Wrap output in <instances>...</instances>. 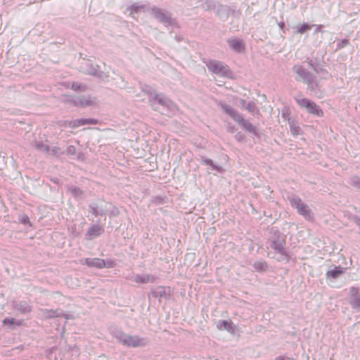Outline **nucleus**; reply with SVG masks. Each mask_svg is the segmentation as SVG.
Wrapping results in <instances>:
<instances>
[{
  "label": "nucleus",
  "instance_id": "nucleus-22",
  "mask_svg": "<svg viewBox=\"0 0 360 360\" xmlns=\"http://www.w3.org/2000/svg\"><path fill=\"white\" fill-rule=\"evenodd\" d=\"M68 191L75 199L82 198L83 191L80 188L71 185L68 186Z\"/></svg>",
  "mask_w": 360,
  "mask_h": 360
},
{
  "label": "nucleus",
  "instance_id": "nucleus-29",
  "mask_svg": "<svg viewBox=\"0 0 360 360\" xmlns=\"http://www.w3.org/2000/svg\"><path fill=\"white\" fill-rule=\"evenodd\" d=\"M18 220L20 221V223L22 224H29L30 226H32V224H30V219L28 217V216L25 214H21L19 215L18 217Z\"/></svg>",
  "mask_w": 360,
  "mask_h": 360
},
{
  "label": "nucleus",
  "instance_id": "nucleus-39",
  "mask_svg": "<svg viewBox=\"0 0 360 360\" xmlns=\"http://www.w3.org/2000/svg\"><path fill=\"white\" fill-rule=\"evenodd\" d=\"M255 105L253 102H249L246 106V109L250 112H254Z\"/></svg>",
  "mask_w": 360,
  "mask_h": 360
},
{
  "label": "nucleus",
  "instance_id": "nucleus-15",
  "mask_svg": "<svg viewBox=\"0 0 360 360\" xmlns=\"http://www.w3.org/2000/svg\"><path fill=\"white\" fill-rule=\"evenodd\" d=\"M75 106L84 108L92 104V101L89 96H80L72 100Z\"/></svg>",
  "mask_w": 360,
  "mask_h": 360
},
{
  "label": "nucleus",
  "instance_id": "nucleus-46",
  "mask_svg": "<svg viewBox=\"0 0 360 360\" xmlns=\"http://www.w3.org/2000/svg\"><path fill=\"white\" fill-rule=\"evenodd\" d=\"M61 316H64L65 318V319H70V315L64 314L63 313V315Z\"/></svg>",
  "mask_w": 360,
  "mask_h": 360
},
{
  "label": "nucleus",
  "instance_id": "nucleus-2",
  "mask_svg": "<svg viewBox=\"0 0 360 360\" xmlns=\"http://www.w3.org/2000/svg\"><path fill=\"white\" fill-rule=\"evenodd\" d=\"M150 101L153 102L154 109L159 110L162 114L169 116L177 110L176 105L162 94H155Z\"/></svg>",
  "mask_w": 360,
  "mask_h": 360
},
{
  "label": "nucleus",
  "instance_id": "nucleus-34",
  "mask_svg": "<svg viewBox=\"0 0 360 360\" xmlns=\"http://www.w3.org/2000/svg\"><path fill=\"white\" fill-rule=\"evenodd\" d=\"M3 323L4 324L6 325V324H9L10 325V328L11 329H13V327L12 326L15 323V319L13 318H8V317H6L5 318L4 320H3Z\"/></svg>",
  "mask_w": 360,
  "mask_h": 360
},
{
  "label": "nucleus",
  "instance_id": "nucleus-42",
  "mask_svg": "<svg viewBox=\"0 0 360 360\" xmlns=\"http://www.w3.org/2000/svg\"><path fill=\"white\" fill-rule=\"evenodd\" d=\"M350 292H352V295L353 296H357L358 294H359V291H358V289L354 288V287H352L350 288Z\"/></svg>",
  "mask_w": 360,
  "mask_h": 360
},
{
  "label": "nucleus",
  "instance_id": "nucleus-37",
  "mask_svg": "<svg viewBox=\"0 0 360 360\" xmlns=\"http://www.w3.org/2000/svg\"><path fill=\"white\" fill-rule=\"evenodd\" d=\"M66 152L68 155H75L76 153V149L75 146H68L66 149Z\"/></svg>",
  "mask_w": 360,
  "mask_h": 360
},
{
  "label": "nucleus",
  "instance_id": "nucleus-33",
  "mask_svg": "<svg viewBox=\"0 0 360 360\" xmlns=\"http://www.w3.org/2000/svg\"><path fill=\"white\" fill-rule=\"evenodd\" d=\"M68 126L72 129H75L79 127V124L77 123V120H71V121H65V127Z\"/></svg>",
  "mask_w": 360,
  "mask_h": 360
},
{
  "label": "nucleus",
  "instance_id": "nucleus-20",
  "mask_svg": "<svg viewBox=\"0 0 360 360\" xmlns=\"http://www.w3.org/2000/svg\"><path fill=\"white\" fill-rule=\"evenodd\" d=\"M217 327L219 330H227L229 333H234V327L231 321L226 320H219L217 323Z\"/></svg>",
  "mask_w": 360,
  "mask_h": 360
},
{
  "label": "nucleus",
  "instance_id": "nucleus-48",
  "mask_svg": "<svg viewBox=\"0 0 360 360\" xmlns=\"http://www.w3.org/2000/svg\"><path fill=\"white\" fill-rule=\"evenodd\" d=\"M22 323V321H18L16 322L17 326H20Z\"/></svg>",
  "mask_w": 360,
  "mask_h": 360
},
{
  "label": "nucleus",
  "instance_id": "nucleus-43",
  "mask_svg": "<svg viewBox=\"0 0 360 360\" xmlns=\"http://www.w3.org/2000/svg\"><path fill=\"white\" fill-rule=\"evenodd\" d=\"M227 130L228 131L233 133L235 131V127L231 125V124H229L227 127Z\"/></svg>",
  "mask_w": 360,
  "mask_h": 360
},
{
  "label": "nucleus",
  "instance_id": "nucleus-11",
  "mask_svg": "<svg viewBox=\"0 0 360 360\" xmlns=\"http://www.w3.org/2000/svg\"><path fill=\"white\" fill-rule=\"evenodd\" d=\"M219 105L226 114L229 115L236 122L243 116L238 110L224 102H219Z\"/></svg>",
  "mask_w": 360,
  "mask_h": 360
},
{
  "label": "nucleus",
  "instance_id": "nucleus-12",
  "mask_svg": "<svg viewBox=\"0 0 360 360\" xmlns=\"http://www.w3.org/2000/svg\"><path fill=\"white\" fill-rule=\"evenodd\" d=\"M13 307L22 315H26L32 311V307L25 300L14 301L13 302Z\"/></svg>",
  "mask_w": 360,
  "mask_h": 360
},
{
  "label": "nucleus",
  "instance_id": "nucleus-16",
  "mask_svg": "<svg viewBox=\"0 0 360 360\" xmlns=\"http://www.w3.org/2000/svg\"><path fill=\"white\" fill-rule=\"evenodd\" d=\"M83 264L99 269L105 268V260L100 258H86Z\"/></svg>",
  "mask_w": 360,
  "mask_h": 360
},
{
  "label": "nucleus",
  "instance_id": "nucleus-13",
  "mask_svg": "<svg viewBox=\"0 0 360 360\" xmlns=\"http://www.w3.org/2000/svg\"><path fill=\"white\" fill-rule=\"evenodd\" d=\"M200 162L202 165H207L210 167L208 169H210L211 171H215L217 173H222L224 172V169L222 167L215 164L212 160L207 158L204 156L200 157Z\"/></svg>",
  "mask_w": 360,
  "mask_h": 360
},
{
  "label": "nucleus",
  "instance_id": "nucleus-38",
  "mask_svg": "<svg viewBox=\"0 0 360 360\" xmlns=\"http://www.w3.org/2000/svg\"><path fill=\"white\" fill-rule=\"evenodd\" d=\"M105 267L106 268H112L115 266V262L112 259L105 261Z\"/></svg>",
  "mask_w": 360,
  "mask_h": 360
},
{
  "label": "nucleus",
  "instance_id": "nucleus-7",
  "mask_svg": "<svg viewBox=\"0 0 360 360\" xmlns=\"http://www.w3.org/2000/svg\"><path fill=\"white\" fill-rule=\"evenodd\" d=\"M80 70L84 74L96 77L101 80H107L109 77L108 75L98 70V65H94L90 60H85L82 63Z\"/></svg>",
  "mask_w": 360,
  "mask_h": 360
},
{
  "label": "nucleus",
  "instance_id": "nucleus-6",
  "mask_svg": "<svg viewBox=\"0 0 360 360\" xmlns=\"http://www.w3.org/2000/svg\"><path fill=\"white\" fill-rule=\"evenodd\" d=\"M208 70L219 77H229L231 71L227 65L217 60H209L206 63Z\"/></svg>",
  "mask_w": 360,
  "mask_h": 360
},
{
  "label": "nucleus",
  "instance_id": "nucleus-1",
  "mask_svg": "<svg viewBox=\"0 0 360 360\" xmlns=\"http://www.w3.org/2000/svg\"><path fill=\"white\" fill-rule=\"evenodd\" d=\"M111 334L119 343L128 347H138L146 345L144 338L137 335H129L119 328L112 329Z\"/></svg>",
  "mask_w": 360,
  "mask_h": 360
},
{
  "label": "nucleus",
  "instance_id": "nucleus-45",
  "mask_svg": "<svg viewBox=\"0 0 360 360\" xmlns=\"http://www.w3.org/2000/svg\"><path fill=\"white\" fill-rule=\"evenodd\" d=\"M174 38L177 41H180L183 39L182 37L176 34L175 35Z\"/></svg>",
  "mask_w": 360,
  "mask_h": 360
},
{
  "label": "nucleus",
  "instance_id": "nucleus-32",
  "mask_svg": "<svg viewBox=\"0 0 360 360\" xmlns=\"http://www.w3.org/2000/svg\"><path fill=\"white\" fill-rule=\"evenodd\" d=\"M352 186L355 188H360V176H354L352 178Z\"/></svg>",
  "mask_w": 360,
  "mask_h": 360
},
{
  "label": "nucleus",
  "instance_id": "nucleus-26",
  "mask_svg": "<svg viewBox=\"0 0 360 360\" xmlns=\"http://www.w3.org/2000/svg\"><path fill=\"white\" fill-rule=\"evenodd\" d=\"M72 89L74 91H86L87 89V86L85 84L79 82H73L72 84Z\"/></svg>",
  "mask_w": 360,
  "mask_h": 360
},
{
  "label": "nucleus",
  "instance_id": "nucleus-47",
  "mask_svg": "<svg viewBox=\"0 0 360 360\" xmlns=\"http://www.w3.org/2000/svg\"><path fill=\"white\" fill-rule=\"evenodd\" d=\"M221 10H223V11H224L226 13H227L228 9H227V8H226V7L221 6Z\"/></svg>",
  "mask_w": 360,
  "mask_h": 360
},
{
  "label": "nucleus",
  "instance_id": "nucleus-8",
  "mask_svg": "<svg viewBox=\"0 0 360 360\" xmlns=\"http://www.w3.org/2000/svg\"><path fill=\"white\" fill-rule=\"evenodd\" d=\"M291 205L296 208L298 213L308 221L314 220V213L309 207L299 198H293Z\"/></svg>",
  "mask_w": 360,
  "mask_h": 360
},
{
  "label": "nucleus",
  "instance_id": "nucleus-14",
  "mask_svg": "<svg viewBox=\"0 0 360 360\" xmlns=\"http://www.w3.org/2000/svg\"><path fill=\"white\" fill-rule=\"evenodd\" d=\"M39 315L45 319H49L55 317H60L63 315V312L60 309L53 310L41 309L39 311Z\"/></svg>",
  "mask_w": 360,
  "mask_h": 360
},
{
  "label": "nucleus",
  "instance_id": "nucleus-21",
  "mask_svg": "<svg viewBox=\"0 0 360 360\" xmlns=\"http://www.w3.org/2000/svg\"><path fill=\"white\" fill-rule=\"evenodd\" d=\"M243 129L248 132L256 134V128L248 120H245L242 116L238 122Z\"/></svg>",
  "mask_w": 360,
  "mask_h": 360
},
{
  "label": "nucleus",
  "instance_id": "nucleus-9",
  "mask_svg": "<svg viewBox=\"0 0 360 360\" xmlns=\"http://www.w3.org/2000/svg\"><path fill=\"white\" fill-rule=\"evenodd\" d=\"M104 231V227L100 224V219H98L96 223L91 224L88 228L85 233V238L89 240H91L103 234Z\"/></svg>",
  "mask_w": 360,
  "mask_h": 360
},
{
  "label": "nucleus",
  "instance_id": "nucleus-49",
  "mask_svg": "<svg viewBox=\"0 0 360 360\" xmlns=\"http://www.w3.org/2000/svg\"><path fill=\"white\" fill-rule=\"evenodd\" d=\"M358 225L360 226V220L358 222Z\"/></svg>",
  "mask_w": 360,
  "mask_h": 360
},
{
  "label": "nucleus",
  "instance_id": "nucleus-44",
  "mask_svg": "<svg viewBox=\"0 0 360 360\" xmlns=\"http://www.w3.org/2000/svg\"><path fill=\"white\" fill-rule=\"evenodd\" d=\"M276 360H291V359L287 356H279L276 358Z\"/></svg>",
  "mask_w": 360,
  "mask_h": 360
},
{
  "label": "nucleus",
  "instance_id": "nucleus-40",
  "mask_svg": "<svg viewBox=\"0 0 360 360\" xmlns=\"http://www.w3.org/2000/svg\"><path fill=\"white\" fill-rule=\"evenodd\" d=\"M118 214H119V210L116 207H113L112 209L110 211L109 215L110 217H112L117 216Z\"/></svg>",
  "mask_w": 360,
  "mask_h": 360
},
{
  "label": "nucleus",
  "instance_id": "nucleus-31",
  "mask_svg": "<svg viewBox=\"0 0 360 360\" xmlns=\"http://www.w3.org/2000/svg\"><path fill=\"white\" fill-rule=\"evenodd\" d=\"M254 266L258 271H264L267 267V264L266 262H257L255 263Z\"/></svg>",
  "mask_w": 360,
  "mask_h": 360
},
{
  "label": "nucleus",
  "instance_id": "nucleus-28",
  "mask_svg": "<svg viewBox=\"0 0 360 360\" xmlns=\"http://www.w3.org/2000/svg\"><path fill=\"white\" fill-rule=\"evenodd\" d=\"M290 131L294 136H297L300 134L301 128L296 123H292L290 124Z\"/></svg>",
  "mask_w": 360,
  "mask_h": 360
},
{
  "label": "nucleus",
  "instance_id": "nucleus-25",
  "mask_svg": "<svg viewBox=\"0 0 360 360\" xmlns=\"http://www.w3.org/2000/svg\"><path fill=\"white\" fill-rule=\"evenodd\" d=\"M77 123L79 127L85 124H96L98 120L92 118H81L77 119Z\"/></svg>",
  "mask_w": 360,
  "mask_h": 360
},
{
  "label": "nucleus",
  "instance_id": "nucleus-35",
  "mask_svg": "<svg viewBox=\"0 0 360 360\" xmlns=\"http://www.w3.org/2000/svg\"><path fill=\"white\" fill-rule=\"evenodd\" d=\"M351 305L353 308L360 310V297L356 298L354 300L351 302Z\"/></svg>",
  "mask_w": 360,
  "mask_h": 360
},
{
  "label": "nucleus",
  "instance_id": "nucleus-10",
  "mask_svg": "<svg viewBox=\"0 0 360 360\" xmlns=\"http://www.w3.org/2000/svg\"><path fill=\"white\" fill-rule=\"evenodd\" d=\"M295 72L298 75L300 79H302L307 84H312L314 82V77L307 70L300 65L294 67Z\"/></svg>",
  "mask_w": 360,
  "mask_h": 360
},
{
  "label": "nucleus",
  "instance_id": "nucleus-5",
  "mask_svg": "<svg viewBox=\"0 0 360 360\" xmlns=\"http://www.w3.org/2000/svg\"><path fill=\"white\" fill-rule=\"evenodd\" d=\"M295 101L301 108L305 109L309 114L319 117L324 115L323 110L314 101L304 98L302 95H297L295 97Z\"/></svg>",
  "mask_w": 360,
  "mask_h": 360
},
{
  "label": "nucleus",
  "instance_id": "nucleus-3",
  "mask_svg": "<svg viewBox=\"0 0 360 360\" xmlns=\"http://www.w3.org/2000/svg\"><path fill=\"white\" fill-rule=\"evenodd\" d=\"M151 14L155 20L166 27H179L176 19L172 18V13L165 9L154 6L151 8Z\"/></svg>",
  "mask_w": 360,
  "mask_h": 360
},
{
  "label": "nucleus",
  "instance_id": "nucleus-19",
  "mask_svg": "<svg viewBox=\"0 0 360 360\" xmlns=\"http://www.w3.org/2000/svg\"><path fill=\"white\" fill-rule=\"evenodd\" d=\"M150 295L155 297V298H159L160 300L162 298L167 299L168 294L166 292V288L163 286H158L155 288H153Z\"/></svg>",
  "mask_w": 360,
  "mask_h": 360
},
{
  "label": "nucleus",
  "instance_id": "nucleus-4",
  "mask_svg": "<svg viewBox=\"0 0 360 360\" xmlns=\"http://www.w3.org/2000/svg\"><path fill=\"white\" fill-rule=\"evenodd\" d=\"M110 206V203L101 200L91 202L88 205V211L93 217L91 218L89 215V219L94 221V218L105 216Z\"/></svg>",
  "mask_w": 360,
  "mask_h": 360
},
{
  "label": "nucleus",
  "instance_id": "nucleus-24",
  "mask_svg": "<svg viewBox=\"0 0 360 360\" xmlns=\"http://www.w3.org/2000/svg\"><path fill=\"white\" fill-rule=\"evenodd\" d=\"M344 268L340 266H335L333 269L327 271V277H331L333 278H337L344 273Z\"/></svg>",
  "mask_w": 360,
  "mask_h": 360
},
{
  "label": "nucleus",
  "instance_id": "nucleus-41",
  "mask_svg": "<svg viewBox=\"0 0 360 360\" xmlns=\"http://www.w3.org/2000/svg\"><path fill=\"white\" fill-rule=\"evenodd\" d=\"M235 138L238 141H243L245 139V136L241 132H238L236 134Z\"/></svg>",
  "mask_w": 360,
  "mask_h": 360
},
{
  "label": "nucleus",
  "instance_id": "nucleus-36",
  "mask_svg": "<svg viewBox=\"0 0 360 360\" xmlns=\"http://www.w3.org/2000/svg\"><path fill=\"white\" fill-rule=\"evenodd\" d=\"M140 8H143V6H139L136 4H134L133 5H131L130 7L131 14L137 13Z\"/></svg>",
  "mask_w": 360,
  "mask_h": 360
},
{
  "label": "nucleus",
  "instance_id": "nucleus-27",
  "mask_svg": "<svg viewBox=\"0 0 360 360\" xmlns=\"http://www.w3.org/2000/svg\"><path fill=\"white\" fill-rule=\"evenodd\" d=\"M35 147L41 151L47 153L49 150V146L47 144H45L43 141H37L35 143Z\"/></svg>",
  "mask_w": 360,
  "mask_h": 360
},
{
  "label": "nucleus",
  "instance_id": "nucleus-17",
  "mask_svg": "<svg viewBox=\"0 0 360 360\" xmlns=\"http://www.w3.org/2000/svg\"><path fill=\"white\" fill-rule=\"evenodd\" d=\"M131 281L137 283H147L155 282V277L148 274H136L131 277Z\"/></svg>",
  "mask_w": 360,
  "mask_h": 360
},
{
  "label": "nucleus",
  "instance_id": "nucleus-18",
  "mask_svg": "<svg viewBox=\"0 0 360 360\" xmlns=\"http://www.w3.org/2000/svg\"><path fill=\"white\" fill-rule=\"evenodd\" d=\"M228 44L229 47L237 53H241L245 49L242 40L238 39H229Z\"/></svg>",
  "mask_w": 360,
  "mask_h": 360
},
{
  "label": "nucleus",
  "instance_id": "nucleus-30",
  "mask_svg": "<svg viewBox=\"0 0 360 360\" xmlns=\"http://www.w3.org/2000/svg\"><path fill=\"white\" fill-rule=\"evenodd\" d=\"M311 25H309L307 23H303L297 30V32L298 34H303L304 32L310 30L311 29Z\"/></svg>",
  "mask_w": 360,
  "mask_h": 360
},
{
  "label": "nucleus",
  "instance_id": "nucleus-23",
  "mask_svg": "<svg viewBox=\"0 0 360 360\" xmlns=\"http://www.w3.org/2000/svg\"><path fill=\"white\" fill-rule=\"evenodd\" d=\"M285 237L283 234L278 233V238L277 240H274V243L275 245V249L278 250L279 252H281L283 249V245H285Z\"/></svg>",
  "mask_w": 360,
  "mask_h": 360
}]
</instances>
